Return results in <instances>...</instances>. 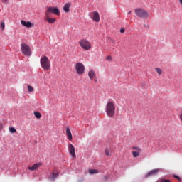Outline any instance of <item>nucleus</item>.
Segmentation results:
<instances>
[{
    "mask_svg": "<svg viewBox=\"0 0 182 182\" xmlns=\"http://www.w3.org/2000/svg\"><path fill=\"white\" fill-rule=\"evenodd\" d=\"M132 156L133 157H139V156H140V151H132Z\"/></svg>",
    "mask_w": 182,
    "mask_h": 182,
    "instance_id": "nucleus-19",
    "label": "nucleus"
},
{
    "mask_svg": "<svg viewBox=\"0 0 182 182\" xmlns=\"http://www.w3.org/2000/svg\"><path fill=\"white\" fill-rule=\"evenodd\" d=\"M21 50L25 56H31L32 55V50H31V47L28 46V44L23 43L21 45Z\"/></svg>",
    "mask_w": 182,
    "mask_h": 182,
    "instance_id": "nucleus-4",
    "label": "nucleus"
},
{
    "mask_svg": "<svg viewBox=\"0 0 182 182\" xmlns=\"http://www.w3.org/2000/svg\"><path fill=\"white\" fill-rule=\"evenodd\" d=\"M27 87H28V92H30L31 93H32V92L35 91V89L31 85H28Z\"/></svg>",
    "mask_w": 182,
    "mask_h": 182,
    "instance_id": "nucleus-21",
    "label": "nucleus"
},
{
    "mask_svg": "<svg viewBox=\"0 0 182 182\" xmlns=\"http://www.w3.org/2000/svg\"><path fill=\"white\" fill-rule=\"evenodd\" d=\"M59 176V173L57 172H53L51 173V176H50V180L51 181H55V179L58 178V177Z\"/></svg>",
    "mask_w": 182,
    "mask_h": 182,
    "instance_id": "nucleus-16",
    "label": "nucleus"
},
{
    "mask_svg": "<svg viewBox=\"0 0 182 182\" xmlns=\"http://www.w3.org/2000/svg\"><path fill=\"white\" fill-rule=\"evenodd\" d=\"M2 2H8V0H1Z\"/></svg>",
    "mask_w": 182,
    "mask_h": 182,
    "instance_id": "nucleus-33",
    "label": "nucleus"
},
{
    "mask_svg": "<svg viewBox=\"0 0 182 182\" xmlns=\"http://www.w3.org/2000/svg\"><path fill=\"white\" fill-rule=\"evenodd\" d=\"M66 134L68 137V140L71 141L73 139V136H72V132H70V129L69 128L66 129Z\"/></svg>",
    "mask_w": 182,
    "mask_h": 182,
    "instance_id": "nucleus-17",
    "label": "nucleus"
},
{
    "mask_svg": "<svg viewBox=\"0 0 182 182\" xmlns=\"http://www.w3.org/2000/svg\"><path fill=\"white\" fill-rule=\"evenodd\" d=\"M49 14H54V15H57V16H59L60 15V10H59L58 7H47L45 15H50Z\"/></svg>",
    "mask_w": 182,
    "mask_h": 182,
    "instance_id": "nucleus-6",
    "label": "nucleus"
},
{
    "mask_svg": "<svg viewBox=\"0 0 182 182\" xmlns=\"http://www.w3.org/2000/svg\"><path fill=\"white\" fill-rule=\"evenodd\" d=\"M40 63L43 70H50V60L47 56L41 57Z\"/></svg>",
    "mask_w": 182,
    "mask_h": 182,
    "instance_id": "nucleus-2",
    "label": "nucleus"
},
{
    "mask_svg": "<svg viewBox=\"0 0 182 182\" xmlns=\"http://www.w3.org/2000/svg\"><path fill=\"white\" fill-rule=\"evenodd\" d=\"M91 15H92V19L95 22H99L100 21V16H99V13L97 11L91 13Z\"/></svg>",
    "mask_w": 182,
    "mask_h": 182,
    "instance_id": "nucleus-8",
    "label": "nucleus"
},
{
    "mask_svg": "<svg viewBox=\"0 0 182 182\" xmlns=\"http://www.w3.org/2000/svg\"><path fill=\"white\" fill-rule=\"evenodd\" d=\"M75 70L78 75H83L85 73V65L82 63H77L75 64Z\"/></svg>",
    "mask_w": 182,
    "mask_h": 182,
    "instance_id": "nucleus-7",
    "label": "nucleus"
},
{
    "mask_svg": "<svg viewBox=\"0 0 182 182\" xmlns=\"http://www.w3.org/2000/svg\"><path fill=\"white\" fill-rule=\"evenodd\" d=\"M105 112L108 117H114L116 114V105L112 101H109L106 105Z\"/></svg>",
    "mask_w": 182,
    "mask_h": 182,
    "instance_id": "nucleus-1",
    "label": "nucleus"
},
{
    "mask_svg": "<svg viewBox=\"0 0 182 182\" xmlns=\"http://www.w3.org/2000/svg\"><path fill=\"white\" fill-rule=\"evenodd\" d=\"M159 169H154L150 171L148 174L146 176V177H150V176H156L157 173H159Z\"/></svg>",
    "mask_w": 182,
    "mask_h": 182,
    "instance_id": "nucleus-14",
    "label": "nucleus"
},
{
    "mask_svg": "<svg viewBox=\"0 0 182 182\" xmlns=\"http://www.w3.org/2000/svg\"><path fill=\"white\" fill-rule=\"evenodd\" d=\"M44 19L48 23H55L56 22V18H50V15L45 14Z\"/></svg>",
    "mask_w": 182,
    "mask_h": 182,
    "instance_id": "nucleus-9",
    "label": "nucleus"
},
{
    "mask_svg": "<svg viewBox=\"0 0 182 182\" xmlns=\"http://www.w3.org/2000/svg\"><path fill=\"white\" fill-rule=\"evenodd\" d=\"M155 70L158 73V75H161V73H163V70L159 68H156Z\"/></svg>",
    "mask_w": 182,
    "mask_h": 182,
    "instance_id": "nucleus-22",
    "label": "nucleus"
},
{
    "mask_svg": "<svg viewBox=\"0 0 182 182\" xmlns=\"http://www.w3.org/2000/svg\"><path fill=\"white\" fill-rule=\"evenodd\" d=\"M107 180H109V177L105 176V177H104V181H107Z\"/></svg>",
    "mask_w": 182,
    "mask_h": 182,
    "instance_id": "nucleus-31",
    "label": "nucleus"
},
{
    "mask_svg": "<svg viewBox=\"0 0 182 182\" xmlns=\"http://www.w3.org/2000/svg\"><path fill=\"white\" fill-rule=\"evenodd\" d=\"M107 60H112V56L110 55H108L107 58H106Z\"/></svg>",
    "mask_w": 182,
    "mask_h": 182,
    "instance_id": "nucleus-29",
    "label": "nucleus"
},
{
    "mask_svg": "<svg viewBox=\"0 0 182 182\" xmlns=\"http://www.w3.org/2000/svg\"><path fill=\"white\" fill-rule=\"evenodd\" d=\"M132 150H136V151H141V149L139 146H133Z\"/></svg>",
    "mask_w": 182,
    "mask_h": 182,
    "instance_id": "nucleus-23",
    "label": "nucleus"
},
{
    "mask_svg": "<svg viewBox=\"0 0 182 182\" xmlns=\"http://www.w3.org/2000/svg\"><path fill=\"white\" fill-rule=\"evenodd\" d=\"M99 173V171L97 169H90L89 173L90 174H97Z\"/></svg>",
    "mask_w": 182,
    "mask_h": 182,
    "instance_id": "nucleus-18",
    "label": "nucleus"
},
{
    "mask_svg": "<svg viewBox=\"0 0 182 182\" xmlns=\"http://www.w3.org/2000/svg\"><path fill=\"white\" fill-rule=\"evenodd\" d=\"M105 154H106V156H110V151H109V149H106L105 150Z\"/></svg>",
    "mask_w": 182,
    "mask_h": 182,
    "instance_id": "nucleus-26",
    "label": "nucleus"
},
{
    "mask_svg": "<svg viewBox=\"0 0 182 182\" xmlns=\"http://www.w3.org/2000/svg\"><path fill=\"white\" fill-rule=\"evenodd\" d=\"M0 26H1L2 31H5V22L1 21Z\"/></svg>",
    "mask_w": 182,
    "mask_h": 182,
    "instance_id": "nucleus-24",
    "label": "nucleus"
},
{
    "mask_svg": "<svg viewBox=\"0 0 182 182\" xmlns=\"http://www.w3.org/2000/svg\"><path fill=\"white\" fill-rule=\"evenodd\" d=\"M70 6H72L71 3H66L63 6L64 12H66V14H68L69 11H70Z\"/></svg>",
    "mask_w": 182,
    "mask_h": 182,
    "instance_id": "nucleus-13",
    "label": "nucleus"
},
{
    "mask_svg": "<svg viewBox=\"0 0 182 182\" xmlns=\"http://www.w3.org/2000/svg\"><path fill=\"white\" fill-rule=\"evenodd\" d=\"M134 12L139 18H141L142 19H147L149 18V12L142 8L136 9Z\"/></svg>",
    "mask_w": 182,
    "mask_h": 182,
    "instance_id": "nucleus-3",
    "label": "nucleus"
},
{
    "mask_svg": "<svg viewBox=\"0 0 182 182\" xmlns=\"http://www.w3.org/2000/svg\"><path fill=\"white\" fill-rule=\"evenodd\" d=\"M173 177L175 178H177V180H178L179 181H181V178H180V177H178V176L174 175Z\"/></svg>",
    "mask_w": 182,
    "mask_h": 182,
    "instance_id": "nucleus-28",
    "label": "nucleus"
},
{
    "mask_svg": "<svg viewBox=\"0 0 182 182\" xmlns=\"http://www.w3.org/2000/svg\"><path fill=\"white\" fill-rule=\"evenodd\" d=\"M68 151L71 154L72 157H76V154L75 153V146L72 144H68Z\"/></svg>",
    "mask_w": 182,
    "mask_h": 182,
    "instance_id": "nucleus-10",
    "label": "nucleus"
},
{
    "mask_svg": "<svg viewBox=\"0 0 182 182\" xmlns=\"http://www.w3.org/2000/svg\"><path fill=\"white\" fill-rule=\"evenodd\" d=\"M34 115L37 119H41V117H42V114H41V112H35Z\"/></svg>",
    "mask_w": 182,
    "mask_h": 182,
    "instance_id": "nucleus-20",
    "label": "nucleus"
},
{
    "mask_svg": "<svg viewBox=\"0 0 182 182\" xmlns=\"http://www.w3.org/2000/svg\"><path fill=\"white\" fill-rule=\"evenodd\" d=\"M181 5H182V0H179Z\"/></svg>",
    "mask_w": 182,
    "mask_h": 182,
    "instance_id": "nucleus-34",
    "label": "nucleus"
},
{
    "mask_svg": "<svg viewBox=\"0 0 182 182\" xmlns=\"http://www.w3.org/2000/svg\"><path fill=\"white\" fill-rule=\"evenodd\" d=\"M9 132L11 133H16V129L15 128H14V127H10L9 128Z\"/></svg>",
    "mask_w": 182,
    "mask_h": 182,
    "instance_id": "nucleus-25",
    "label": "nucleus"
},
{
    "mask_svg": "<svg viewBox=\"0 0 182 182\" xmlns=\"http://www.w3.org/2000/svg\"><path fill=\"white\" fill-rule=\"evenodd\" d=\"M3 127H4V125L2 124L1 122H0V132L1 130H2Z\"/></svg>",
    "mask_w": 182,
    "mask_h": 182,
    "instance_id": "nucleus-30",
    "label": "nucleus"
},
{
    "mask_svg": "<svg viewBox=\"0 0 182 182\" xmlns=\"http://www.w3.org/2000/svg\"><path fill=\"white\" fill-rule=\"evenodd\" d=\"M124 28H121L120 29V32H121V33H124Z\"/></svg>",
    "mask_w": 182,
    "mask_h": 182,
    "instance_id": "nucleus-32",
    "label": "nucleus"
},
{
    "mask_svg": "<svg viewBox=\"0 0 182 182\" xmlns=\"http://www.w3.org/2000/svg\"><path fill=\"white\" fill-rule=\"evenodd\" d=\"M160 181L161 182H171V181H170V179H164V178H161Z\"/></svg>",
    "mask_w": 182,
    "mask_h": 182,
    "instance_id": "nucleus-27",
    "label": "nucleus"
},
{
    "mask_svg": "<svg viewBox=\"0 0 182 182\" xmlns=\"http://www.w3.org/2000/svg\"><path fill=\"white\" fill-rule=\"evenodd\" d=\"M88 76H89L90 79L93 80V79H95V77H96V73L95 72V70H90L88 72Z\"/></svg>",
    "mask_w": 182,
    "mask_h": 182,
    "instance_id": "nucleus-15",
    "label": "nucleus"
},
{
    "mask_svg": "<svg viewBox=\"0 0 182 182\" xmlns=\"http://www.w3.org/2000/svg\"><path fill=\"white\" fill-rule=\"evenodd\" d=\"M79 45L84 50H90L92 49V44L86 39L80 40Z\"/></svg>",
    "mask_w": 182,
    "mask_h": 182,
    "instance_id": "nucleus-5",
    "label": "nucleus"
},
{
    "mask_svg": "<svg viewBox=\"0 0 182 182\" xmlns=\"http://www.w3.org/2000/svg\"><path fill=\"white\" fill-rule=\"evenodd\" d=\"M42 166V163H37L33 164L32 166L28 167V170H31L32 171H35V170H38V168H39V167H41Z\"/></svg>",
    "mask_w": 182,
    "mask_h": 182,
    "instance_id": "nucleus-12",
    "label": "nucleus"
},
{
    "mask_svg": "<svg viewBox=\"0 0 182 182\" xmlns=\"http://www.w3.org/2000/svg\"><path fill=\"white\" fill-rule=\"evenodd\" d=\"M21 25H23V26H25L26 28H32V26H33V24H32L31 21H26L21 20Z\"/></svg>",
    "mask_w": 182,
    "mask_h": 182,
    "instance_id": "nucleus-11",
    "label": "nucleus"
}]
</instances>
